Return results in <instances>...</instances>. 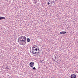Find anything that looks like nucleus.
<instances>
[{"label": "nucleus", "mask_w": 78, "mask_h": 78, "mask_svg": "<svg viewBox=\"0 0 78 78\" xmlns=\"http://www.w3.org/2000/svg\"><path fill=\"white\" fill-rule=\"evenodd\" d=\"M36 46H33L32 47V53H33L34 55H36Z\"/></svg>", "instance_id": "obj_1"}, {"label": "nucleus", "mask_w": 78, "mask_h": 78, "mask_svg": "<svg viewBox=\"0 0 78 78\" xmlns=\"http://www.w3.org/2000/svg\"><path fill=\"white\" fill-rule=\"evenodd\" d=\"M19 40L20 42V45H25V44H26V42L25 41H26V39L24 40H23V39H20Z\"/></svg>", "instance_id": "obj_2"}, {"label": "nucleus", "mask_w": 78, "mask_h": 78, "mask_svg": "<svg viewBox=\"0 0 78 78\" xmlns=\"http://www.w3.org/2000/svg\"><path fill=\"white\" fill-rule=\"evenodd\" d=\"M30 39V38H28V36H22L20 37L19 38H18V39Z\"/></svg>", "instance_id": "obj_3"}, {"label": "nucleus", "mask_w": 78, "mask_h": 78, "mask_svg": "<svg viewBox=\"0 0 78 78\" xmlns=\"http://www.w3.org/2000/svg\"><path fill=\"white\" fill-rule=\"evenodd\" d=\"M29 66L30 67H32L34 66V63L33 62H31L29 64Z\"/></svg>", "instance_id": "obj_4"}, {"label": "nucleus", "mask_w": 78, "mask_h": 78, "mask_svg": "<svg viewBox=\"0 0 78 78\" xmlns=\"http://www.w3.org/2000/svg\"><path fill=\"white\" fill-rule=\"evenodd\" d=\"M76 75L75 74H72L70 76L71 78H76Z\"/></svg>", "instance_id": "obj_5"}, {"label": "nucleus", "mask_w": 78, "mask_h": 78, "mask_svg": "<svg viewBox=\"0 0 78 78\" xmlns=\"http://www.w3.org/2000/svg\"><path fill=\"white\" fill-rule=\"evenodd\" d=\"M35 50L36 51H39L40 50H39V48L38 47L36 46V49H35Z\"/></svg>", "instance_id": "obj_6"}, {"label": "nucleus", "mask_w": 78, "mask_h": 78, "mask_svg": "<svg viewBox=\"0 0 78 78\" xmlns=\"http://www.w3.org/2000/svg\"><path fill=\"white\" fill-rule=\"evenodd\" d=\"M66 33H67V32L65 31H62L60 32L61 34H66Z\"/></svg>", "instance_id": "obj_7"}, {"label": "nucleus", "mask_w": 78, "mask_h": 78, "mask_svg": "<svg viewBox=\"0 0 78 78\" xmlns=\"http://www.w3.org/2000/svg\"><path fill=\"white\" fill-rule=\"evenodd\" d=\"M3 19H5V17H0V20H2Z\"/></svg>", "instance_id": "obj_8"}, {"label": "nucleus", "mask_w": 78, "mask_h": 78, "mask_svg": "<svg viewBox=\"0 0 78 78\" xmlns=\"http://www.w3.org/2000/svg\"><path fill=\"white\" fill-rule=\"evenodd\" d=\"M27 41L28 42H30V39H27Z\"/></svg>", "instance_id": "obj_9"}, {"label": "nucleus", "mask_w": 78, "mask_h": 78, "mask_svg": "<svg viewBox=\"0 0 78 78\" xmlns=\"http://www.w3.org/2000/svg\"><path fill=\"white\" fill-rule=\"evenodd\" d=\"M33 70H36V68H35V67H34V68H33Z\"/></svg>", "instance_id": "obj_10"}, {"label": "nucleus", "mask_w": 78, "mask_h": 78, "mask_svg": "<svg viewBox=\"0 0 78 78\" xmlns=\"http://www.w3.org/2000/svg\"><path fill=\"white\" fill-rule=\"evenodd\" d=\"M48 5H49V6H50L49 4H50V3L49 2H48Z\"/></svg>", "instance_id": "obj_11"}, {"label": "nucleus", "mask_w": 78, "mask_h": 78, "mask_svg": "<svg viewBox=\"0 0 78 78\" xmlns=\"http://www.w3.org/2000/svg\"><path fill=\"white\" fill-rule=\"evenodd\" d=\"M6 69H9V68H8V66L6 67Z\"/></svg>", "instance_id": "obj_12"}, {"label": "nucleus", "mask_w": 78, "mask_h": 78, "mask_svg": "<svg viewBox=\"0 0 78 78\" xmlns=\"http://www.w3.org/2000/svg\"><path fill=\"white\" fill-rule=\"evenodd\" d=\"M37 1H35V2H34V3L35 4H36V3L37 2Z\"/></svg>", "instance_id": "obj_13"}, {"label": "nucleus", "mask_w": 78, "mask_h": 78, "mask_svg": "<svg viewBox=\"0 0 78 78\" xmlns=\"http://www.w3.org/2000/svg\"><path fill=\"white\" fill-rule=\"evenodd\" d=\"M50 3H51V5H53V3H52V2H51V1Z\"/></svg>", "instance_id": "obj_14"}, {"label": "nucleus", "mask_w": 78, "mask_h": 78, "mask_svg": "<svg viewBox=\"0 0 78 78\" xmlns=\"http://www.w3.org/2000/svg\"><path fill=\"white\" fill-rule=\"evenodd\" d=\"M40 62H41V63H42V61H41V60H40Z\"/></svg>", "instance_id": "obj_15"}, {"label": "nucleus", "mask_w": 78, "mask_h": 78, "mask_svg": "<svg viewBox=\"0 0 78 78\" xmlns=\"http://www.w3.org/2000/svg\"><path fill=\"white\" fill-rule=\"evenodd\" d=\"M36 54H35V55H37V54H37L38 53H37V52H36Z\"/></svg>", "instance_id": "obj_16"}, {"label": "nucleus", "mask_w": 78, "mask_h": 78, "mask_svg": "<svg viewBox=\"0 0 78 78\" xmlns=\"http://www.w3.org/2000/svg\"><path fill=\"white\" fill-rule=\"evenodd\" d=\"M37 53H39V52H38Z\"/></svg>", "instance_id": "obj_17"}, {"label": "nucleus", "mask_w": 78, "mask_h": 78, "mask_svg": "<svg viewBox=\"0 0 78 78\" xmlns=\"http://www.w3.org/2000/svg\"><path fill=\"white\" fill-rule=\"evenodd\" d=\"M34 1H35V0H34Z\"/></svg>", "instance_id": "obj_18"}, {"label": "nucleus", "mask_w": 78, "mask_h": 78, "mask_svg": "<svg viewBox=\"0 0 78 78\" xmlns=\"http://www.w3.org/2000/svg\"><path fill=\"white\" fill-rule=\"evenodd\" d=\"M18 41H19V40L18 39Z\"/></svg>", "instance_id": "obj_19"}]
</instances>
